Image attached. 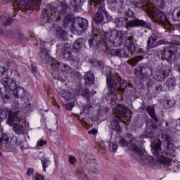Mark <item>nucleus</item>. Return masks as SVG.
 <instances>
[{"label": "nucleus", "instance_id": "2", "mask_svg": "<svg viewBox=\"0 0 180 180\" xmlns=\"http://www.w3.org/2000/svg\"><path fill=\"white\" fill-rule=\"evenodd\" d=\"M70 8L65 2H60L57 8L49 6L45 8L42 14V22L47 23L51 20H60L63 16V26L68 27L70 26L71 32L74 34H81L83 30L88 27V20L81 17L75 18L74 15L70 13Z\"/></svg>", "mask_w": 180, "mask_h": 180}, {"label": "nucleus", "instance_id": "25", "mask_svg": "<svg viewBox=\"0 0 180 180\" xmlns=\"http://www.w3.org/2000/svg\"><path fill=\"white\" fill-rule=\"evenodd\" d=\"M143 60V57L142 56H136L135 58H133L132 59H130L129 60H128V63L130 65H136V64H137L139 63V61Z\"/></svg>", "mask_w": 180, "mask_h": 180}, {"label": "nucleus", "instance_id": "23", "mask_svg": "<svg viewBox=\"0 0 180 180\" xmlns=\"http://www.w3.org/2000/svg\"><path fill=\"white\" fill-rule=\"evenodd\" d=\"M166 84H167L169 89H174V88H175V86H176V82L175 81V78H174V77L169 78L167 80Z\"/></svg>", "mask_w": 180, "mask_h": 180}, {"label": "nucleus", "instance_id": "15", "mask_svg": "<svg viewBox=\"0 0 180 180\" xmlns=\"http://www.w3.org/2000/svg\"><path fill=\"white\" fill-rule=\"evenodd\" d=\"M63 57L65 61H72L74 60V56L71 53V44H65L64 45Z\"/></svg>", "mask_w": 180, "mask_h": 180}, {"label": "nucleus", "instance_id": "57", "mask_svg": "<svg viewBox=\"0 0 180 180\" xmlns=\"http://www.w3.org/2000/svg\"><path fill=\"white\" fill-rule=\"evenodd\" d=\"M2 33H4V30H2V28L0 27V34H2Z\"/></svg>", "mask_w": 180, "mask_h": 180}, {"label": "nucleus", "instance_id": "49", "mask_svg": "<svg viewBox=\"0 0 180 180\" xmlns=\"http://www.w3.org/2000/svg\"><path fill=\"white\" fill-rule=\"evenodd\" d=\"M155 130H157L156 125H154V124L150 125V131H149V133H154Z\"/></svg>", "mask_w": 180, "mask_h": 180}, {"label": "nucleus", "instance_id": "52", "mask_svg": "<svg viewBox=\"0 0 180 180\" xmlns=\"http://www.w3.org/2000/svg\"><path fill=\"white\" fill-rule=\"evenodd\" d=\"M147 85L149 88H153L154 86V83L153 82L150 81L147 83Z\"/></svg>", "mask_w": 180, "mask_h": 180}, {"label": "nucleus", "instance_id": "21", "mask_svg": "<svg viewBox=\"0 0 180 180\" xmlns=\"http://www.w3.org/2000/svg\"><path fill=\"white\" fill-rule=\"evenodd\" d=\"M173 20L180 22V6L176 7L172 12Z\"/></svg>", "mask_w": 180, "mask_h": 180}, {"label": "nucleus", "instance_id": "31", "mask_svg": "<svg viewBox=\"0 0 180 180\" xmlns=\"http://www.w3.org/2000/svg\"><path fill=\"white\" fill-rule=\"evenodd\" d=\"M117 143H115V142H110L109 143V148L110 151H113V153H115L116 151V150H117Z\"/></svg>", "mask_w": 180, "mask_h": 180}, {"label": "nucleus", "instance_id": "38", "mask_svg": "<svg viewBox=\"0 0 180 180\" xmlns=\"http://www.w3.org/2000/svg\"><path fill=\"white\" fill-rule=\"evenodd\" d=\"M93 64L95 67H98L99 68H103V63L101 61H98L96 60H93Z\"/></svg>", "mask_w": 180, "mask_h": 180}, {"label": "nucleus", "instance_id": "35", "mask_svg": "<svg viewBox=\"0 0 180 180\" xmlns=\"http://www.w3.org/2000/svg\"><path fill=\"white\" fill-rule=\"evenodd\" d=\"M8 74V70L5 67L0 65V77H4V75H6Z\"/></svg>", "mask_w": 180, "mask_h": 180}, {"label": "nucleus", "instance_id": "39", "mask_svg": "<svg viewBox=\"0 0 180 180\" xmlns=\"http://www.w3.org/2000/svg\"><path fill=\"white\" fill-rule=\"evenodd\" d=\"M166 104L167 105L168 108H172L175 105V101L174 99H168L166 101Z\"/></svg>", "mask_w": 180, "mask_h": 180}, {"label": "nucleus", "instance_id": "7", "mask_svg": "<svg viewBox=\"0 0 180 180\" xmlns=\"http://www.w3.org/2000/svg\"><path fill=\"white\" fill-rule=\"evenodd\" d=\"M114 113L115 115L113 120L111 121V127L116 131H122V127L119 124V122H123L126 124L127 122L131 120V112L124 108L122 105H117V107L114 109Z\"/></svg>", "mask_w": 180, "mask_h": 180}, {"label": "nucleus", "instance_id": "47", "mask_svg": "<svg viewBox=\"0 0 180 180\" xmlns=\"http://www.w3.org/2000/svg\"><path fill=\"white\" fill-rule=\"evenodd\" d=\"M13 22V19L12 18H8L6 20V22H5L4 23V25L5 26H9V25H11L12 22Z\"/></svg>", "mask_w": 180, "mask_h": 180}, {"label": "nucleus", "instance_id": "60", "mask_svg": "<svg viewBox=\"0 0 180 180\" xmlns=\"http://www.w3.org/2000/svg\"><path fill=\"white\" fill-rule=\"evenodd\" d=\"M147 126H150V123H148V124H147Z\"/></svg>", "mask_w": 180, "mask_h": 180}, {"label": "nucleus", "instance_id": "40", "mask_svg": "<svg viewBox=\"0 0 180 180\" xmlns=\"http://www.w3.org/2000/svg\"><path fill=\"white\" fill-rule=\"evenodd\" d=\"M32 180H45L44 177L39 174H35L34 176H32Z\"/></svg>", "mask_w": 180, "mask_h": 180}, {"label": "nucleus", "instance_id": "51", "mask_svg": "<svg viewBox=\"0 0 180 180\" xmlns=\"http://www.w3.org/2000/svg\"><path fill=\"white\" fill-rule=\"evenodd\" d=\"M89 134H96L98 133V130L94 129L91 131H89Z\"/></svg>", "mask_w": 180, "mask_h": 180}, {"label": "nucleus", "instance_id": "3", "mask_svg": "<svg viewBox=\"0 0 180 180\" xmlns=\"http://www.w3.org/2000/svg\"><path fill=\"white\" fill-rule=\"evenodd\" d=\"M134 6L146 11L149 18H150L153 22L163 25L165 29H169V27H171V22H169L167 15L160 10L157 9V8L154 7L153 4H148V1H139L134 4Z\"/></svg>", "mask_w": 180, "mask_h": 180}, {"label": "nucleus", "instance_id": "59", "mask_svg": "<svg viewBox=\"0 0 180 180\" xmlns=\"http://www.w3.org/2000/svg\"><path fill=\"white\" fill-rule=\"evenodd\" d=\"M37 1H39V0H34V2H37Z\"/></svg>", "mask_w": 180, "mask_h": 180}, {"label": "nucleus", "instance_id": "54", "mask_svg": "<svg viewBox=\"0 0 180 180\" xmlns=\"http://www.w3.org/2000/svg\"><path fill=\"white\" fill-rule=\"evenodd\" d=\"M114 2H117V4H123V0H114Z\"/></svg>", "mask_w": 180, "mask_h": 180}, {"label": "nucleus", "instance_id": "26", "mask_svg": "<svg viewBox=\"0 0 180 180\" xmlns=\"http://www.w3.org/2000/svg\"><path fill=\"white\" fill-rule=\"evenodd\" d=\"M0 144L4 146V144H9V137L6 134H4L0 138Z\"/></svg>", "mask_w": 180, "mask_h": 180}, {"label": "nucleus", "instance_id": "50", "mask_svg": "<svg viewBox=\"0 0 180 180\" xmlns=\"http://www.w3.org/2000/svg\"><path fill=\"white\" fill-rule=\"evenodd\" d=\"M78 0H70V5L71 6H72L73 8H75V6H77V2Z\"/></svg>", "mask_w": 180, "mask_h": 180}, {"label": "nucleus", "instance_id": "29", "mask_svg": "<svg viewBox=\"0 0 180 180\" xmlns=\"http://www.w3.org/2000/svg\"><path fill=\"white\" fill-rule=\"evenodd\" d=\"M51 61L52 70H56L58 68V67H60V62L56 60L54 58H52Z\"/></svg>", "mask_w": 180, "mask_h": 180}, {"label": "nucleus", "instance_id": "32", "mask_svg": "<svg viewBox=\"0 0 180 180\" xmlns=\"http://www.w3.org/2000/svg\"><path fill=\"white\" fill-rule=\"evenodd\" d=\"M62 96L65 101H70L71 99V93H70L68 91H63L62 93Z\"/></svg>", "mask_w": 180, "mask_h": 180}, {"label": "nucleus", "instance_id": "43", "mask_svg": "<svg viewBox=\"0 0 180 180\" xmlns=\"http://www.w3.org/2000/svg\"><path fill=\"white\" fill-rule=\"evenodd\" d=\"M69 162L71 164V165H74V164L77 162V158L73 155L69 156Z\"/></svg>", "mask_w": 180, "mask_h": 180}, {"label": "nucleus", "instance_id": "5", "mask_svg": "<svg viewBox=\"0 0 180 180\" xmlns=\"http://www.w3.org/2000/svg\"><path fill=\"white\" fill-rule=\"evenodd\" d=\"M1 84L4 85V88L0 89L1 98L4 103H8L11 99V92H13L15 96L19 95V92H25V89L18 87L16 82L8 77H5L1 79Z\"/></svg>", "mask_w": 180, "mask_h": 180}, {"label": "nucleus", "instance_id": "37", "mask_svg": "<svg viewBox=\"0 0 180 180\" xmlns=\"http://www.w3.org/2000/svg\"><path fill=\"white\" fill-rule=\"evenodd\" d=\"M120 144H121V146H122L123 147H129V142H127V141H126L123 138H120V141H119Z\"/></svg>", "mask_w": 180, "mask_h": 180}, {"label": "nucleus", "instance_id": "45", "mask_svg": "<svg viewBox=\"0 0 180 180\" xmlns=\"http://www.w3.org/2000/svg\"><path fill=\"white\" fill-rule=\"evenodd\" d=\"M103 13L105 15V16L108 20H109V21L112 20V16H110V15H109V13H108L106 10H105V6H104V12H103Z\"/></svg>", "mask_w": 180, "mask_h": 180}, {"label": "nucleus", "instance_id": "28", "mask_svg": "<svg viewBox=\"0 0 180 180\" xmlns=\"http://www.w3.org/2000/svg\"><path fill=\"white\" fill-rule=\"evenodd\" d=\"M82 96L86 98L88 101H89V98H91V91H89L88 89H84L82 91Z\"/></svg>", "mask_w": 180, "mask_h": 180}, {"label": "nucleus", "instance_id": "55", "mask_svg": "<svg viewBox=\"0 0 180 180\" xmlns=\"http://www.w3.org/2000/svg\"><path fill=\"white\" fill-rule=\"evenodd\" d=\"M127 15H129L130 17L133 16V11H129L127 13Z\"/></svg>", "mask_w": 180, "mask_h": 180}, {"label": "nucleus", "instance_id": "53", "mask_svg": "<svg viewBox=\"0 0 180 180\" xmlns=\"http://www.w3.org/2000/svg\"><path fill=\"white\" fill-rule=\"evenodd\" d=\"M160 44H168V41H165L164 40H160Z\"/></svg>", "mask_w": 180, "mask_h": 180}, {"label": "nucleus", "instance_id": "16", "mask_svg": "<svg viewBox=\"0 0 180 180\" xmlns=\"http://www.w3.org/2000/svg\"><path fill=\"white\" fill-rule=\"evenodd\" d=\"M37 44L39 46L40 44L41 46V52H40V57L42 58L44 61H46V60H49V50H47L46 48H44V46L46 44V42L42 41L41 40L39 39L37 41Z\"/></svg>", "mask_w": 180, "mask_h": 180}, {"label": "nucleus", "instance_id": "48", "mask_svg": "<svg viewBox=\"0 0 180 180\" xmlns=\"http://www.w3.org/2000/svg\"><path fill=\"white\" fill-rule=\"evenodd\" d=\"M13 74L15 75L14 76L15 79H16V78H19L20 75H19V72H18V71L16 70L11 71V75H13Z\"/></svg>", "mask_w": 180, "mask_h": 180}, {"label": "nucleus", "instance_id": "30", "mask_svg": "<svg viewBox=\"0 0 180 180\" xmlns=\"http://www.w3.org/2000/svg\"><path fill=\"white\" fill-rule=\"evenodd\" d=\"M92 109H94V107H92V105L88 104L84 107V112L86 115H89L91 112H92Z\"/></svg>", "mask_w": 180, "mask_h": 180}, {"label": "nucleus", "instance_id": "36", "mask_svg": "<svg viewBox=\"0 0 180 180\" xmlns=\"http://www.w3.org/2000/svg\"><path fill=\"white\" fill-rule=\"evenodd\" d=\"M13 37L15 39H22L23 38V34L21 31H18L17 32H15L13 35Z\"/></svg>", "mask_w": 180, "mask_h": 180}, {"label": "nucleus", "instance_id": "14", "mask_svg": "<svg viewBox=\"0 0 180 180\" xmlns=\"http://www.w3.org/2000/svg\"><path fill=\"white\" fill-rule=\"evenodd\" d=\"M139 146H137V145ZM136 143H133V142L131 143L130 144V148L134 151V153L135 155H134V158H138V157H142L143 153V150L141 149V145L143 144V141H137Z\"/></svg>", "mask_w": 180, "mask_h": 180}, {"label": "nucleus", "instance_id": "56", "mask_svg": "<svg viewBox=\"0 0 180 180\" xmlns=\"http://www.w3.org/2000/svg\"><path fill=\"white\" fill-rule=\"evenodd\" d=\"M147 138V135L142 134L139 136V139H146Z\"/></svg>", "mask_w": 180, "mask_h": 180}, {"label": "nucleus", "instance_id": "41", "mask_svg": "<svg viewBox=\"0 0 180 180\" xmlns=\"http://www.w3.org/2000/svg\"><path fill=\"white\" fill-rule=\"evenodd\" d=\"M34 169L33 168H29L27 170V175L28 176H34Z\"/></svg>", "mask_w": 180, "mask_h": 180}, {"label": "nucleus", "instance_id": "18", "mask_svg": "<svg viewBox=\"0 0 180 180\" xmlns=\"http://www.w3.org/2000/svg\"><path fill=\"white\" fill-rule=\"evenodd\" d=\"M84 78L86 85H92L95 84V76L94 75V73H91V72H87L85 74Z\"/></svg>", "mask_w": 180, "mask_h": 180}, {"label": "nucleus", "instance_id": "4", "mask_svg": "<svg viewBox=\"0 0 180 180\" xmlns=\"http://www.w3.org/2000/svg\"><path fill=\"white\" fill-rule=\"evenodd\" d=\"M25 109L29 110L27 108H22L21 109L17 110L15 112L8 110V118L7 123L8 126H13V130L16 134H23L26 127L24 125L26 123L25 117H23V112Z\"/></svg>", "mask_w": 180, "mask_h": 180}, {"label": "nucleus", "instance_id": "22", "mask_svg": "<svg viewBox=\"0 0 180 180\" xmlns=\"http://www.w3.org/2000/svg\"><path fill=\"white\" fill-rule=\"evenodd\" d=\"M146 111L148 113L149 116H150V117L153 119L155 122H158V117H157V115H155V110H154V108L148 107L146 108Z\"/></svg>", "mask_w": 180, "mask_h": 180}, {"label": "nucleus", "instance_id": "42", "mask_svg": "<svg viewBox=\"0 0 180 180\" xmlns=\"http://www.w3.org/2000/svg\"><path fill=\"white\" fill-rule=\"evenodd\" d=\"M75 103L74 101H71L70 103L66 104V109L68 110H72V108H74Z\"/></svg>", "mask_w": 180, "mask_h": 180}, {"label": "nucleus", "instance_id": "19", "mask_svg": "<svg viewBox=\"0 0 180 180\" xmlns=\"http://www.w3.org/2000/svg\"><path fill=\"white\" fill-rule=\"evenodd\" d=\"M84 43V39L79 38L75 41L73 43V51L75 53H78L79 50L82 48V44Z\"/></svg>", "mask_w": 180, "mask_h": 180}, {"label": "nucleus", "instance_id": "24", "mask_svg": "<svg viewBox=\"0 0 180 180\" xmlns=\"http://www.w3.org/2000/svg\"><path fill=\"white\" fill-rule=\"evenodd\" d=\"M16 6L18 9H29L30 6L25 1H20L16 3Z\"/></svg>", "mask_w": 180, "mask_h": 180}, {"label": "nucleus", "instance_id": "10", "mask_svg": "<svg viewBox=\"0 0 180 180\" xmlns=\"http://www.w3.org/2000/svg\"><path fill=\"white\" fill-rule=\"evenodd\" d=\"M89 5H94L98 9L94 19L96 23H102L103 22V12H105V3L102 0H89Z\"/></svg>", "mask_w": 180, "mask_h": 180}, {"label": "nucleus", "instance_id": "27", "mask_svg": "<svg viewBox=\"0 0 180 180\" xmlns=\"http://www.w3.org/2000/svg\"><path fill=\"white\" fill-rule=\"evenodd\" d=\"M41 161L43 169H44V172H46V168H47V167H49L50 165V160H49L46 158H42L41 159Z\"/></svg>", "mask_w": 180, "mask_h": 180}, {"label": "nucleus", "instance_id": "8", "mask_svg": "<svg viewBox=\"0 0 180 180\" xmlns=\"http://www.w3.org/2000/svg\"><path fill=\"white\" fill-rule=\"evenodd\" d=\"M112 22L115 23L117 27H121V26H124L126 29H130V27H136V26H141L143 27H151V24L148 23L143 20H140L139 18H135L133 20H129L127 22V19L124 18H115L112 20Z\"/></svg>", "mask_w": 180, "mask_h": 180}, {"label": "nucleus", "instance_id": "12", "mask_svg": "<svg viewBox=\"0 0 180 180\" xmlns=\"http://www.w3.org/2000/svg\"><path fill=\"white\" fill-rule=\"evenodd\" d=\"M151 76L153 78L156 79V81L162 82L167 79L168 75L171 74V70H165L161 68H158L150 70Z\"/></svg>", "mask_w": 180, "mask_h": 180}, {"label": "nucleus", "instance_id": "34", "mask_svg": "<svg viewBox=\"0 0 180 180\" xmlns=\"http://www.w3.org/2000/svg\"><path fill=\"white\" fill-rule=\"evenodd\" d=\"M156 2V5L159 6V8H161V9H164V7L165 6V0H155Z\"/></svg>", "mask_w": 180, "mask_h": 180}, {"label": "nucleus", "instance_id": "6", "mask_svg": "<svg viewBox=\"0 0 180 180\" xmlns=\"http://www.w3.org/2000/svg\"><path fill=\"white\" fill-rule=\"evenodd\" d=\"M106 77L107 85L110 89L108 95L111 98L110 103L113 105L117 99V91L124 92L127 88V82L120 77H118L116 80L113 79V75L110 72Z\"/></svg>", "mask_w": 180, "mask_h": 180}, {"label": "nucleus", "instance_id": "46", "mask_svg": "<svg viewBox=\"0 0 180 180\" xmlns=\"http://www.w3.org/2000/svg\"><path fill=\"white\" fill-rule=\"evenodd\" d=\"M63 68H64L63 71H65V72H68V73L71 72V67H70L69 65H64Z\"/></svg>", "mask_w": 180, "mask_h": 180}, {"label": "nucleus", "instance_id": "1", "mask_svg": "<svg viewBox=\"0 0 180 180\" xmlns=\"http://www.w3.org/2000/svg\"><path fill=\"white\" fill-rule=\"evenodd\" d=\"M106 41H110L114 47L122 46V43L124 41L125 47L123 49H118L110 51L112 56H116L119 58H129L136 51V44L131 34L116 30L108 32L98 31V33H94V37L89 39V44L90 47H92L94 43H99L100 44H104V46L106 47Z\"/></svg>", "mask_w": 180, "mask_h": 180}, {"label": "nucleus", "instance_id": "13", "mask_svg": "<svg viewBox=\"0 0 180 180\" xmlns=\"http://www.w3.org/2000/svg\"><path fill=\"white\" fill-rule=\"evenodd\" d=\"M162 139H165L164 146L165 147V151L166 155H172V154H174V148L175 147L172 137L167 134H162Z\"/></svg>", "mask_w": 180, "mask_h": 180}, {"label": "nucleus", "instance_id": "20", "mask_svg": "<svg viewBox=\"0 0 180 180\" xmlns=\"http://www.w3.org/2000/svg\"><path fill=\"white\" fill-rule=\"evenodd\" d=\"M56 35L58 39H62L63 40H65L67 37H68V32L64 30L63 27H58L56 30Z\"/></svg>", "mask_w": 180, "mask_h": 180}, {"label": "nucleus", "instance_id": "9", "mask_svg": "<svg viewBox=\"0 0 180 180\" xmlns=\"http://www.w3.org/2000/svg\"><path fill=\"white\" fill-rule=\"evenodd\" d=\"M161 146H162L161 140H158L157 143H152V153L155 157H157V161L159 164L164 165V167H169L171 165V160L164 156Z\"/></svg>", "mask_w": 180, "mask_h": 180}, {"label": "nucleus", "instance_id": "11", "mask_svg": "<svg viewBox=\"0 0 180 180\" xmlns=\"http://www.w3.org/2000/svg\"><path fill=\"white\" fill-rule=\"evenodd\" d=\"M178 44H179V42H171L169 46L165 48L162 52V58L167 60V61H170L172 58V56L178 51V48L176 47Z\"/></svg>", "mask_w": 180, "mask_h": 180}, {"label": "nucleus", "instance_id": "58", "mask_svg": "<svg viewBox=\"0 0 180 180\" xmlns=\"http://www.w3.org/2000/svg\"><path fill=\"white\" fill-rule=\"evenodd\" d=\"M33 70L36 71V68H32Z\"/></svg>", "mask_w": 180, "mask_h": 180}, {"label": "nucleus", "instance_id": "17", "mask_svg": "<svg viewBox=\"0 0 180 180\" xmlns=\"http://www.w3.org/2000/svg\"><path fill=\"white\" fill-rule=\"evenodd\" d=\"M152 36L149 38L148 41V46L149 49H153L157 47V37H158V34L157 31H152Z\"/></svg>", "mask_w": 180, "mask_h": 180}, {"label": "nucleus", "instance_id": "44", "mask_svg": "<svg viewBox=\"0 0 180 180\" xmlns=\"http://www.w3.org/2000/svg\"><path fill=\"white\" fill-rule=\"evenodd\" d=\"M37 144L38 147H43L44 144H47V142L43 139H39L38 140Z\"/></svg>", "mask_w": 180, "mask_h": 180}, {"label": "nucleus", "instance_id": "33", "mask_svg": "<svg viewBox=\"0 0 180 180\" xmlns=\"http://www.w3.org/2000/svg\"><path fill=\"white\" fill-rule=\"evenodd\" d=\"M143 70H144V68H143V66L138 67L135 70V75H136V77H140V75H142Z\"/></svg>", "mask_w": 180, "mask_h": 180}, {"label": "nucleus", "instance_id": "61", "mask_svg": "<svg viewBox=\"0 0 180 180\" xmlns=\"http://www.w3.org/2000/svg\"><path fill=\"white\" fill-rule=\"evenodd\" d=\"M179 122H180V120H179Z\"/></svg>", "mask_w": 180, "mask_h": 180}]
</instances>
